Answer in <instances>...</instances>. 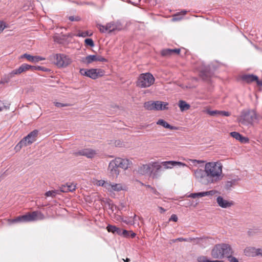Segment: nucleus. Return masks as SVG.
<instances>
[{
	"label": "nucleus",
	"mask_w": 262,
	"mask_h": 262,
	"mask_svg": "<svg viewBox=\"0 0 262 262\" xmlns=\"http://www.w3.org/2000/svg\"><path fill=\"white\" fill-rule=\"evenodd\" d=\"M223 166L220 162H211L205 165L207 183H213L220 180Z\"/></svg>",
	"instance_id": "f257e3e1"
},
{
	"label": "nucleus",
	"mask_w": 262,
	"mask_h": 262,
	"mask_svg": "<svg viewBox=\"0 0 262 262\" xmlns=\"http://www.w3.org/2000/svg\"><path fill=\"white\" fill-rule=\"evenodd\" d=\"M155 81V78L150 73H142L138 77L136 85L140 88H146L154 84Z\"/></svg>",
	"instance_id": "f03ea898"
},
{
	"label": "nucleus",
	"mask_w": 262,
	"mask_h": 262,
	"mask_svg": "<svg viewBox=\"0 0 262 262\" xmlns=\"http://www.w3.org/2000/svg\"><path fill=\"white\" fill-rule=\"evenodd\" d=\"M256 118V113L252 110H243L238 117L239 122L243 125H248L252 124Z\"/></svg>",
	"instance_id": "7ed1b4c3"
},
{
	"label": "nucleus",
	"mask_w": 262,
	"mask_h": 262,
	"mask_svg": "<svg viewBox=\"0 0 262 262\" xmlns=\"http://www.w3.org/2000/svg\"><path fill=\"white\" fill-rule=\"evenodd\" d=\"M80 74L82 76H85L91 78L92 79L102 77L104 75V71L101 69H81L79 71Z\"/></svg>",
	"instance_id": "20e7f679"
},
{
	"label": "nucleus",
	"mask_w": 262,
	"mask_h": 262,
	"mask_svg": "<svg viewBox=\"0 0 262 262\" xmlns=\"http://www.w3.org/2000/svg\"><path fill=\"white\" fill-rule=\"evenodd\" d=\"M229 246L226 244H218L215 245L211 251V256L214 258L221 259L224 257L228 252Z\"/></svg>",
	"instance_id": "39448f33"
},
{
	"label": "nucleus",
	"mask_w": 262,
	"mask_h": 262,
	"mask_svg": "<svg viewBox=\"0 0 262 262\" xmlns=\"http://www.w3.org/2000/svg\"><path fill=\"white\" fill-rule=\"evenodd\" d=\"M168 103L167 102H162L160 101H147L144 103V107L147 110H164L168 109Z\"/></svg>",
	"instance_id": "423d86ee"
},
{
	"label": "nucleus",
	"mask_w": 262,
	"mask_h": 262,
	"mask_svg": "<svg viewBox=\"0 0 262 262\" xmlns=\"http://www.w3.org/2000/svg\"><path fill=\"white\" fill-rule=\"evenodd\" d=\"M38 135V131L34 130L24 138L16 146V148H21L23 146H27L31 144L36 141Z\"/></svg>",
	"instance_id": "0eeeda50"
},
{
	"label": "nucleus",
	"mask_w": 262,
	"mask_h": 262,
	"mask_svg": "<svg viewBox=\"0 0 262 262\" xmlns=\"http://www.w3.org/2000/svg\"><path fill=\"white\" fill-rule=\"evenodd\" d=\"M54 57L56 59L55 63L58 67H66L72 62L71 58L63 54H57Z\"/></svg>",
	"instance_id": "6e6552de"
},
{
	"label": "nucleus",
	"mask_w": 262,
	"mask_h": 262,
	"mask_svg": "<svg viewBox=\"0 0 262 262\" xmlns=\"http://www.w3.org/2000/svg\"><path fill=\"white\" fill-rule=\"evenodd\" d=\"M97 154L98 152L97 150L91 148L82 149L74 153L76 156H85L88 158H93L97 155Z\"/></svg>",
	"instance_id": "1a4fd4ad"
},
{
	"label": "nucleus",
	"mask_w": 262,
	"mask_h": 262,
	"mask_svg": "<svg viewBox=\"0 0 262 262\" xmlns=\"http://www.w3.org/2000/svg\"><path fill=\"white\" fill-rule=\"evenodd\" d=\"M200 77L204 80H208L211 75L209 67L204 64H202L199 68Z\"/></svg>",
	"instance_id": "9d476101"
},
{
	"label": "nucleus",
	"mask_w": 262,
	"mask_h": 262,
	"mask_svg": "<svg viewBox=\"0 0 262 262\" xmlns=\"http://www.w3.org/2000/svg\"><path fill=\"white\" fill-rule=\"evenodd\" d=\"M115 160V162L118 164V166L124 170H126L128 168H130L133 165L132 161L128 159L116 158Z\"/></svg>",
	"instance_id": "9b49d317"
},
{
	"label": "nucleus",
	"mask_w": 262,
	"mask_h": 262,
	"mask_svg": "<svg viewBox=\"0 0 262 262\" xmlns=\"http://www.w3.org/2000/svg\"><path fill=\"white\" fill-rule=\"evenodd\" d=\"M262 251V249L256 248L253 247H247L244 250V254L247 256L255 257L259 255V252Z\"/></svg>",
	"instance_id": "f8f14e48"
},
{
	"label": "nucleus",
	"mask_w": 262,
	"mask_h": 262,
	"mask_svg": "<svg viewBox=\"0 0 262 262\" xmlns=\"http://www.w3.org/2000/svg\"><path fill=\"white\" fill-rule=\"evenodd\" d=\"M29 221L32 222L37 220H42L45 219L44 214L39 211L28 212Z\"/></svg>",
	"instance_id": "ddd939ff"
},
{
	"label": "nucleus",
	"mask_w": 262,
	"mask_h": 262,
	"mask_svg": "<svg viewBox=\"0 0 262 262\" xmlns=\"http://www.w3.org/2000/svg\"><path fill=\"white\" fill-rule=\"evenodd\" d=\"M9 224L16 223L30 222L28 213L23 215H20L13 219H8Z\"/></svg>",
	"instance_id": "4468645a"
},
{
	"label": "nucleus",
	"mask_w": 262,
	"mask_h": 262,
	"mask_svg": "<svg viewBox=\"0 0 262 262\" xmlns=\"http://www.w3.org/2000/svg\"><path fill=\"white\" fill-rule=\"evenodd\" d=\"M161 164L166 169H170L177 165H178L180 166H183V167L187 166L186 164L184 163H182L181 162L174 161H164L161 163Z\"/></svg>",
	"instance_id": "2eb2a0df"
},
{
	"label": "nucleus",
	"mask_w": 262,
	"mask_h": 262,
	"mask_svg": "<svg viewBox=\"0 0 262 262\" xmlns=\"http://www.w3.org/2000/svg\"><path fill=\"white\" fill-rule=\"evenodd\" d=\"M119 167L118 164L115 162V160H112L108 165V170L110 171L111 174L113 176H118L120 173L119 170Z\"/></svg>",
	"instance_id": "dca6fc26"
},
{
	"label": "nucleus",
	"mask_w": 262,
	"mask_h": 262,
	"mask_svg": "<svg viewBox=\"0 0 262 262\" xmlns=\"http://www.w3.org/2000/svg\"><path fill=\"white\" fill-rule=\"evenodd\" d=\"M230 136L232 137L235 140L242 144H246L249 142L248 138L243 136L241 134L236 132H230Z\"/></svg>",
	"instance_id": "f3484780"
},
{
	"label": "nucleus",
	"mask_w": 262,
	"mask_h": 262,
	"mask_svg": "<svg viewBox=\"0 0 262 262\" xmlns=\"http://www.w3.org/2000/svg\"><path fill=\"white\" fill-rule=\"evenodd\" d=\"M217 193V191L214 190H212L208 191L206 192H200L198 193H190L188 197L191 198H202L205 196L207 195H213Z\"/></svg>",
	"instance_id": "a211bd4d"
},
{
	"label": "nucleus",
	"mask_w": 262,
	"mask_h": 262,
	"mask_svg": "<svg viewBox=\"0 0 262 262\" xmlns=\"http://www.w3.org/2000/svg\"><path fill=\"white\" fill-rule=\"evenodd\" d=\"M76 185L73 183H67L60 187V191L62 192H73L75 190Z\"/></svg>",
	"instance_id": "6ab92c4d"
},
{
	"label": "nucleus",
	"mask_w": 262,
	"mask_h": 262,
	"mask_svg": "<svg viewBox=\"0 0 262 262\" xmlns=\"http://www.w3.org/2000/svg\"><path fill=\"white\" fill-rule=\"evenodd\" d=\"M110 187L109 189H107V190L109 191H119L121 190H124L126 189V187L125 186L122 185L121 184H116L113 183L111 184L110 183Z\"/></svg>",
	"instance_id": "aec40b11"
},
{
	"label": "nucleus",
	"mask_w": 262,
	"mask_h": 262,
	"mask_svg": "<svg viewBox=\"0 0 262 262\" xmlns=\"http://www.w3.org/2000/svg\"><path fill=\"white\" fill-rule=\"evenodd\" d=\"M257 78L258 77L253 74H245L242 77V80L247 83H251L253 81L257 82Z\"/></svg>",
	"instance_id": "412c9836"
},
{
	"label": "nucleus",
	"mask_w": 262,
	"mask_h": 262,
	"mask_svg": "<svg viewBox=\"0 0 262 262\" xmlns=\"http://www.w3.org/2000/svg\"><path fill=\"white\" fill-rule=\"evenodd\" d=\"M193 175L196 179L202 181V179L206 177L205 169L204 170L198 168L193 171Z\"/></svg>",
	"instance_id": "4be33fe9"
},
{
	"label": "nucleus",
	"mask_w": 262,
	"mask_h": 262,
	"mask_svg": "<svg viewBox=\"0 0 262 262\" xmlns=\"http://www.w3.org/2000/svg\"><path fill=\"white\" fill-rule=\"evenodd\" d=\"M19 69L21 74L30 70L31 71L36 70L38 69V68H37L35 66H30L26 63H23L19 67Z\"/></svg>",
	"instance_id": "5701e85b"
},
{
	"label": "nucleus",
	"mask_w": 262,
	"mask_h": 262,
	"mask_svg": "<svg viewBox=\"0 0 262 262\" xmlns=\"http://www.w3.org/2000/svg\"><path fill=\"white\" fill-rule=\"evenodd\" d=\"M156 123L157 125H161L163 126L164 128L169 129L170 130L177 129L176 127L171 126L163 119H159L158 121L156 122Z\"/></svg>",
	"instance_id": "b1692460"
},
{
	"label": "nucleus",
	"mask_w": 262,
	"mask_h": 262,
	"mask_svg": "<svg viewBox=\"0 0 262 262\" xmlns=\"http://www.w3.org/2000/svg\"><path fill=\"white\" fill-rule=\"evenodd\" d=\"M216 202L219 206L222 208H226L229 206V202L224 200L223 197L219 196L216 199Z\"/></svg>",
	"instance_id": "393cba45"
},
{
	"label": "nucleus",
	"mask_w": 262,
	"mask_h": 262,
	"mask_svg": "<svg viewBox=\"0 0 262 262\" xmlns=\"http://www.w3.org/2000/svg\"><path fill=\"white\" fill-rule=\"evenodd\" d=\"M151 166L150 164H144L140 166L139 168L138 171L141 174H145L147 173L150 171Z\"/></svg>",
	"instance_id": "a878e982"
},
{
	"label": "nucleus",
	"mask_w": 262,
	"mask_h": 262,
	"mask_svg": "<svg viewBox=\"0 0 262 262\" xmlns=\"http://www.w3.org/2000/svg\"><path fill=\"white\" fill-rule=\"evenodd\" d=\"M82 61L87 64H90L94 61H97V58L96 55H90L86 57L83 58Z\"/></svg>",
	"instance_id": "bb28decb"
},
{
	"label": "nucleus",
	"mask_w": 262,
	"mask_h": 262,
	"mask_svg": "<svg viewBox=\"0 0 262 262\" xmlns=\"http://www.w3.org/2000/svg\"><path fill=\"white\" fill-rule=\"evenodd\" d=\"M178 106L181 112L187 111L190 108V105L184 100H180Z\"/></svg>",
	"instance_id": "cd10ccee"
},
{
	"label": "nucleus",
	"mask_w": 262,
	"mask_h": 262,
	"mask_svg": "<svg viewBox=\"0 0 262 262\" xmlns=\"http://www.w3.org/2000/svg\"><path fill=\"white\" fill-rule=\"evenodd\" d=\"M21 74V72H20L19 68L16 69L12 70L10 73L8 74V78L9 79L15 77L16 75H19Z\"/></svg>",
	"instance_id": "c85d7f7f"
},
{
	"label": "nucleus",
	"mask_w": 262,
	"mask_h": 262,
	"mask_svg": "<svg viewBox=\"0 0 262 262\" xmlns=\"http://www.w3.org/2000/svg\"><path fill=\"white\" fill-rule=\"evenodd\" d=\"M96 185L97 186H101L104 187L107 190V189H109V187L110 186L109 182H107L106 181H105L104 180H102L97 181L96 182Z\"/></svg>",
	"instance_id": "c756f323"
},
{
	"label": "nucleus",
	"mask_w": 262,
	"mask_h": 262,
	"mask_svg": "<svg viewBox=\"0 0 262 262\" xmlns=\"http://www.w3.org/2000/svg\"><path fill=\"white\" fill-rule=\"evenodd\" d=\"M136 233L133 232L132 231H127L126 230H123V236L125 237H132L134 238L136 236Z\"/></svg>",
	"instance_id": "7c9ffc66"
},
{
	"label": "nucleus",
	"mask_w": 262,
	"mask_h": 262,
	"mask_svg": "<svg viewBox=\"0 0 262 262\" xmlns=\"http://www.w3.org/2000/svg\"><path fill=\"white\" fill-rule=\"evenodd\" d=\"M117 26L113 23H108L105 25V29L110 32L115 30Z\"/></svg>",
	"instance_id": "2f4dec72"
},
{
	"label": "nucleus",
	"mask_w": 262,
	"mask_h": 262,
	"mask_svg": "<svg viewBox=\"0 0 262 262\" xmlns=\"http://www.w3.org/2000/svg\"><path fill=\"white\" fill-rule=\"evenodd\" d=\"M92 34L93 33L89 31H79L77 36L79 37H85L86 36H91L92 35Z\"/></svg>",
	"instance_id": "473e14b6"
},
{
	"label": "nucleus",
	"mask_w": 262,
	"mask_h": 262,
	"mask_svg": "<svg viewBox=\"0 0 262 262\" xmlns=\"http://www.w3.org/2000/svg\"><path fill=\"white\" fill-rule=\"evenodd\" d=\"M150 164L151 168H152V169H154L155 170L160 171L162 168L161 165L158 162H151Z\"/></svg>",
	"instance_id": "72a5a7b5"
},
{
	"label": "nucleus",
	"mask_w": 262,
	"mask_h": 262,
	"mask_svg": "<svg viewBox=\"0 0 262 262\" xmlns=\"http://www.w3.org/2000/svg\"><path fill=\"white\" fill-rule=\"evenodd\" d=\"M159 171L152 169L150 171V176L153 179H157L160 176Z\"/></svg>",
	"instance_id": "f704fd0d"
},
{
	"label": "nucleus",
	"mask_w": 262,
	"mask_h": 262,
	"mask_svg": "<svg viewBox=\"0 0 262 262\" xmlns=\"http://www.w3.org/2000/svg\"><path fill=\"white\" fill-rule=\"evenodd\" d=\"M10 103H4V102L0 101V112L4 110H8L9 108Z\"/></svg>",
	"instance_id": "c9c22d12"
},
{
	"label": "nucleus",
	"mask_w": 262,
	"mask_h": 262,
	"mask_svg": "<svg viewBox=\"0 0 262 262\" xmlns=\"http://www.w3.org/2000/svg\"><path fill=\"white\" fill-rule=\"evenodd\" d=\"M192 240L191 238H185L183 237H179L176 239H172L170 240V243H176L177 242H190Z\"/></svg>",
	"instance_id": "e433bc0d"
},
{
	"label": "nucleus",
	"mask_w": 262,
	"mask_h": 262,
	"mask_svg": "<svg viewBox=\"0 0 262 262\" xmlns=\"http://www.w3.org/2000/svg\"><path fill=\"white\" fill-rule=\"evenodd\" d=\"M58 190H51V191H48L45 193V195L46 196H51V197H55V195L57 194H58Z\"/></svg>",
	"instance_id": "4c0bfd02"
},
{
	"label": "nucleus",
	"mask_w": 262,
	"mask_h": 262,
	"mask_svg": "<svg viewBox=\"0 0 262 262\" xmlns=\"http://www.w3.org/2000/svg\"><path fill=\"white\" fill-rule=\"evenodd\" d=\"M20 58H26L28 61H31V62H33V56H32L30 54H27V53H25L23 55H22L21 56H20Z\"/></svg>",
	"instance_id": "58836bf2"
},
{
	"label": "nucleus",
	"mask_w": 262,
	"mask_h": 262,
	"mask_svg": "<svg viewBox=\"0 0 262 262\" xmlns=\"http://www.w3.org/2000/svg\"><path fill=\"white\" fill-rule=\"evenodd\" d=\"M84 42L85 45L89 46L91 47H93L95 45L93 40L91 38H86L84 40Z\"/></svg>",
	"instance_id": "ea45409f"
},
{
	"label": "nucleus",
	"mask_w": 262,
	"mask_h": 262,
	"mask_svg": "<svg viewBox=\"0 0 262 262\" xmlns=\"http://www.w3.org/2000/svg\"><path fill=\"white\" fill-rule=\"evenodd\" d=\"M110 144H112L113 145H114L115 146H119V147H121L123 145V143L119 140L111 141V142L110 143Z\"/></svg>",
	"instance_id": "a19ab883"
},
{
	"label": "nucleus",
	"mask_w": 262,
	"mask_h": 262,
	"mask_svg": "<svg viewBox=\"0 0 262 262\" xmlns=\"http://www.w3.org/2000/svg\"><path fill=\"white\" fill-rule=\"evenodd\" d=\"M117 227L113 225H108L106 229L109 232H112L113 233H115V231H116Z\"/></svg>",
	"instance_id": "79ce46f5"
},
{
	"label": "nucleus",
	"mask_w": 262,
	"mask_h": 262,
	"mask_svg": "<svg viewBox=\"0 0 262 262\" xmlns=\"http://www.w3.org/2000/svg\"><path fill=\"white\" fill-rule=\"evenodd\" d=\"M161 55L163 56H169V55H172L171 52V49H167L163 50L161 51Z\"/></svg>",
	"instance_id": "37998d69"
},
{
	"label": "nucleus",
	"mask_w": 262,
	"mask_h": 262,
	"mask_svg": "<svg viewBox=\"0 0 262 262\" xmlns=\"http://www.w3.org/2000/svg\"><path fill=\"white\" fill-rule=\"evenodd\" d=\"M197 260L198 262H209V260L205 256H200L198 257Z\"/></svg>",
	"instance_id": "c03bdc74"
},
{
	"label": "nucleus",
	"mask_w": 262,
	"mask_h": 262,
	"mask_svg": "<svg viewBox=\"0 0 262 262\" xmlns=\"http://www.w3.org/2000/svg\"><path fill=\"white\" fill-rule=\"evenodd\" d=\"M240 180V179L238 177H236V178H231L230 177V187L232 186L233 185H235L236 184V183Z\"/></svg>",
	"instance_id": "a18cd8bd"
},
{
	"label": "nucleus",
	"mask_w": 262,
	"mask_h": 262,
	"mask_svg": "<svg viewBox=\"0 0 262 262\" xmlns=\"http://www.w3.org/2000/svg\"><path fill=\"white\" fill-rule=\"evenodd\" d=\"M45 59V58L41 57L39 56H33V62H37L39 61L44 60Z\"/></svg>",
	"instance_id": "49530a36"
},
{
	"label": "nucleus",
	"mask_w": 262,
	"mask_h": 262,
	"mask_svg": "<svg viewBox=\"0 0 262 262\" xmlns=\"http://www.w3.org/2000/svg\"><path fill=\"white\" fill-rule=\"evenodd\" d=\"M54 104L55 106H56L57 107H62L69 106L68 104L62 103L57 102H54Z\"/></svg>",
	"instance_id": "de8ad7c7"
},
{
	"label": "nucleus",
	"mask_w": 262,
	"mask_h": 262,
	"mask_svg": "<svg viewBox=\"0 0 262 262\" xmlns=\"http://www.w3.org/2000/svg\"><path fill=\"white\" fill-rule=\"evenodd\" d=\"M97 27L101 32L104 33L107 31V30L105 29V26L98 25Z\"/></svg>",
	"instance_id": "09e8293b"
},
{
	"label": "nucleus",
	"mask_w": 262,
	"mask_h": 262,
	"mask_svg": "<svg viewBox=\"0 0 262 262\" xmlns=\"http://www.w3.org/2000/svg\"><path fill=\"white\" fill-rule=\"evenodd\" d=\"M69 19L70 20L73 21H79L80 20V18L79 16H71L69 17Z\"/></svg>",
	"instance_id": "8fccbe9b"
},
{
	"label": "nucleus",
	"mask_w": 262,
	"mask_h": 262,
	"mask_svg": "<svg viewBox=\"0 0 262 262\" xmlns=\"http://www.w3.org/2000/svg\"><path fill=\"white\" fill-rule=\"evenodd\" d=\"M220 111H209L208 114L211 116L220 115Z\"/></svg>",
	"instance_id": "3c124183"
},
{
	"label": "nucleus",
	"mask_w": 262,
	"mask_h": 262,
	"mask_svg": "<svg viewBox=\"0 0 262 262\" xmlns=\"http://www.w3.org/2000/svg\"><path fill=\"white\" fill-rule=\"evenodd\" d=\"M116 231H115V233L118 234V235H122L123 236V229H121L119 228H118L117 227L116 228Z\"/></svg>",
	"instance_id": "603ef678"
},
{
	"label": "nucleus",
	"mask_w": 262,
	"mask_h": 262,
	"mask_svg": "<svg viewBox=\"0 0 262 262\" xmlns=\"http://www.w3.org/2000/svg\"><path fill=\"white\" fill-rule=\"evenodd\" d=\"M169 221H173V222H177L178 221V217L176 214H173L171 215L170 218L169 219Z\"/></svg>",
	"instance_id": "864d4df0"
},
{
	"label": "nucleus",
	"mask_w": 262,
	"mask_h": 262,
	"mask_svg": "<svg viewBox=\"0 0 262 262\" xmlns=\"http://www.w3.org/2000/svg\"><path fill=\"white\" fill-rule=\"evenodd\" d=\"M96 58H97V61H102V62H106L107 61V60L105 58L102 57L100 56L96 55Z\"/></svg>",
	"instance_id": "5fc2aeb1"
},
{
	"label": "nucleus",
	"mask_w": 262,
	"mask_h": 262,
	"mask_svg": "<svg viewBox=\"0 0 262 262\" xmlns=\"http://www.w3.org/2000/svg\"><path fill=\"white\" fill-rule=\"evenodd\" d=\"M6 27L5 24L3 21H0V33L2 32Z\"/></svg>",
	"instance_id": "6e6d98bb"
},
{
	"label": "nucleus",
	"mask_w": 262,
	"mask_h": 262,
	"mask_svg": "<svg viewBox=\"0 0 262 262\" xmlns=\"http://www.w3.org/2000/svg\"><path fill=\"white\" fill-rule=\"evenodd\" d=\"M180 49H171V54H179L180 53Z\"/></svg>",
	"instance_id": "4d7b16f0"
},
{
	"label": "nucleus",
	"mask_w": 262,
	"mask_h": 262,
	"mask_svg": "<svg viewBox=\"0 0 262 262\" xmlns=\"http://www.w3.org/2000/svg\"><path fill=\"white\" fill-rule=\"evenodd\" d=\"M189 160L190 161H191L192 163L193 164H196V163L201 164V163H204V161H201V160H193V159H189Z\"/></svg>",
	"instance_id": "13d9d810"
},
{
	"label": "nucleus",
	"mask_w": 262,
	"mask_h": 262,
	"mask_svg": "<svg viewBox=\"0 0 262 262\" xmlns=\"http://www.w3.org/2000/svg\"><path fill=\"white\" fill-rule=\"evenodd\" d=\"M220 115L224 116H228L229 115V113L228 112L220 111Z\"/></svg>",
	"instance_id": "bf43d9fd"
},
{
	"label": "nucleus",
	"mask_w": 262,
	"mask_h": 262,
	"mask_svg": "<svg viewBox=\"0 0 262 262\" xmlns=\"http://www.w3.org/2000/svg\"><path fill=\"white\" fill-rule=\"evenodd\" d=\"M230 262H239V261L235 257L230 255Z\"/></svg>",
	"instance_id": "052dcab7"
},
{
	"label": "nucleus",
	"mask_w": 262,
	"mask_h": 262,
	"mask_svg": "<svg viewBox=\"0 0 262 262\" xmlns=\"http://www.w3.org/2000/svg\"><path fill=\"white\" fill-rule=\"evenodd\" d=\"M158 208L160 210V213H164L166 211V210L162 207H159Z\"/></svg>",
	"instance_id": "680f3d73"
},
{
	"label": "nucleus",
	"mask_w": 262,
	"mask_h": 262,
	"mask_svg": "<svg viewBox=\"0 0 262 262\" xmlns=\"http://www.w3.org/2000/svg\"><path fill=\"white\" fill-rule=\"evenodd\" d=\"M257 84L258 85H261L262 86V80H259L258 78H257Z\"/></svg>",
	"instance_id": "e2e57ef3"
},
{
	"label": "nucleus",
	"mask_w": 262,
	"mask_h": 262,
	"mask_svg": "<svg viewBox=\"0 0 262 262\" xmlns=\"http://www.w3.org/2000/svg\"><path fill=\"white\" fill-rule=\"evenodd\" d=\"M186 12H187L186 11L183 10V11H181L180 13H181V14L184 15H185L186 14Z\"/></svg>",
	"instance_id": "0e129e2a"
},
{
	"label": "nucleus",
	"mask_w": 262,
	"mask_h": 262,
	"mask_svg": "<svg viewBox=\"0 0 262 262\" xmlns=\"http://www.w3.org/2000/svg\"><path fill=\"white\" fill-rule=\"evenodd\" d=\"M123 260L125 262H129L130 261V259L129 258H126V259H123Z\"/></svg>",
	"instance_id": "69168bd1"
},
{
	"label": "nucleus",
	"mask_w": 262,
	"mask_h": 262,
	"mask_svg": "<svg viewBox=\"0 0 262 262\" xmlns=\"http://www.w3.org/2000/svg\"><path fill=\"white\" fill-rule=\"evenodd\" d=\"M209 262H221V261L217 260H209Z\"/></svg>",
	"instance_id": "338daca9"
},
{
	"label": "nucleus",
	"mask_w": 262,
	"mask_h": 262,
	"mask_svg": "<svg viewBox=\"0 0 262 262\" xmlns=\"http://www.w3.org/2000/svg\"><path fill=\"white\" fill-rule=\"evenodd\" d=\"M230 206H231V205H233V204H234V203H233L232 201H230Z\"/></svg>",
	"instance_id": "774afa93"
}]
</instances>
